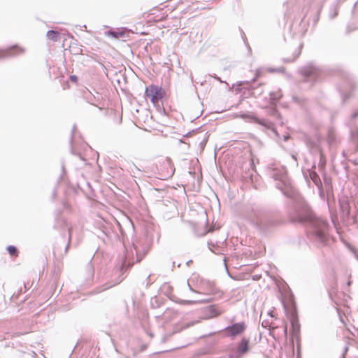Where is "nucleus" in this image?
I'll use <instances>...</instances> for the list:
<instances>
[{"label": "nucleus", "instance_id": "f257e3e1", "mask_svg": "<svg viewBox=\"0 0 358 358\" xmlns=\"http://www.w3.org/2000/svg\"><path fill=\"white\" fill-rule=\"evenodd\" d=\"M292 222H309V235L317 243L324 245L329 238V224L326 220L316 216L308 205L302 200H298L293 206Z\"/></svg>", "mask_w": 358, "mask_h": 358}, {"label": "nucleus", "instance_id": "f03ea898", "mask_svg": "<svg viewBox=\"0 0 358 358\" xmlns=\"http://www.w3.org/2000/svg\"><path fill=\"white\" fill-rule=\"evenodd\" d=\"M271 176L277 181L276 187L280 189L285 195L288 197L294 196V192L287 178V170L285 167L273 169Z\"/></svg>", "mask_w": 358, "mask_h": 358}, {"label": "nucleus", "instance_id": "7ed1b4c3", "mask_svg": "<svg viewBox=\"0 0 358 358\" xmlns=\"http://www.w3.org/2000/svg\"><path fill=\"white\" fill-rule=\"evenodd\" d=\"M251 223L262 231H266L277 224V221L271 215L262 212H254L250 217Z\"/></svg>", "mask_w": 358, "mask_h": 358}, {"label": "nucleus", "instance_id": "20e7f679", "mask_svg": "<svg viewBox=\"0 0 358 358\" xmlns=\"http://www.w3.org/2000/svg\"><path fill=\"white\" fill-rule=\"evenodd\" d=\"M246 329V324L243 322L234 323L224 329V334L227 336L234 339L237 336L241 335Z\"/></svg>", "mask_w": 358, "mask_h": 358}, {"label": "nucleus", "instance_id": "39448f33", "mask_svg": "<svg viewBox=\"0 0 358 358\" xmlns=\"http://www.w3.org/2000/svg\"><path fill=\"white\" fill-rule=\"evenodd\" d=\"M301 73L306 82H314L320 76V71L313 66H308L301 70Z\"/></svg>", "mask_w": 358, "mask_h": 358}, {"label": "nucleus", "instance_id": "423d86ee", "mask_svg": "<svg viewBox=\"0 0 358 358\" xmlns=\"http://www.w3.org/2000/svg\"><path fill=\"white\" fill-rule=\"evenodd\" d=\"M236 117H241L243 119L248 118L250 120V122L262 125L267 129H273L272 128L273 124H271V122L264 119H260L256 116L250 115L249 114H237L236 115Z\"/></svg>", "mask_w": 358, "mask_h": 358}, {"label": "nucleus", "instance_id": "0eeeda50", "mask_svg": "<svg viewBox=\"0 0 358 358\" xmlns=\"http://www.w3.org/2000/svg\"><path fill=\"white\" fill-rule=\"evenodd\" d=\"M145 95L149 98L153 103H156L162 98L161 90L154 85L147 87L145 90Z\"/></svg>", "mask_w": 358, "mask_h": 358}, {"label": "nucleus", "instance_id": "6e6552de", "mask_svg": "<svg viewBox=\"0 0 358 358\" xmlns=\"http://www.w3.org/2000/svg\"><path fill=\"white\" fill-rule=\"evenodd\" d=\"M24 50L17 45L6 50H0V59L22 54Z\"/></svg>", "mask_w": 358, "mask_h": 358}, {"label": "nucleus", "instance_id": "1a4fd4ad", "mask_svg": "<svg viewBox=\"0 0 358 358\" xmlns=\"http://www.w3.org/2000/svg\"><path fill=\"white\" fill-rule=\"evenodd\" d=\"M249 339L243 338L241 342L238 344L237 351L234 354L235 358H241L243 355L245 354L249 350Z\"/></svg>", "mask_w": 358, "mask_h": 358}, {"label": "nucleus", "instance_id": "9d476101", "mask_svg": "<svg viewBox=\"0 0 358 358\" xmlns=\"http://www.w3.org/2000/svg\"><path fill=\"white\" fill-rule=\"evenodd\" d=\"M133 247L136 255L137 261L139 262L148 251V247L147 245H143L142 241L141 240L137 241L135 243H133Z\"/></svg>", "mask_w": 358, "mask_h": 358}, {"label": "nucleus", "instance_id": "9b49d317", "mask_svg": "<svg viewBox=\"0 0 358 358\" xmlns=\"http://www.w3.org/2000/svg\"><path fill=\"white\" fill-rule=\"evenodd\" d=\"M339 206L343 218H347L350 214V206L347 197H342L339 199Z\"/></svg>", "mask_w": 358, "mask_h": 358}, {"label": "nucleus", "instance_id": "f8f14e48", "mask_svg": "<svg viewBox=\"0 0 358 358\" xmlns=\"http://www.w3.org/2000/svg\"><path fill=\"white\" fill-rule=\"evenodd\" d=\"M222 310L216 308L215 306H210L206 309V316L204 319H209L217 317L222 313Z\"/></svg>", "mask_w": 358, "mask_h": 358}, {"label": "nucleus", "instance_id": "ddd939ff", "mask_svg": "<svg viewBox=\"0 0 358 358\" xmlns=\"http://www.w3.org/2000/svg\"><path fill=\"white\" fill-rule=\"evenodd\" d=\"M129 171L133 174L134 176H136V175L139 174L141 171V169L136 166V165L134 163H129L128 166Z\"/></svg>", "mask_w": 358, "mask_h": 358}, {"label": "nucleus", "instance_id": "4468645a", "mask_svg": "<svg viewBox=\"0 0 358 358\" xmlns=\"http://www.w3.org/2000/svg\"><path fill=\"white\" fill-rule=\"evenodd\" d=\"M48 39L52 41H59V34L57 31H55L54 30H50L47 32L46 34Z\"/></svg>", "mask_w": 358, "mask_h": 358}, {"label": "nucleus", "instance_id": "2eb2a0df", "mask_svg": "<svg viewBox=\"0 0 358 358\" xmlns=\"http://www.w3.org/2000/svg\"><path fill=\"white\" fill-rule=\"evenodd\" d=\"M352 139L357 143V152H358V129H356L355 131H352L351 133ZM353 163L355 164H358V158L353 160Z\"/></svg>", "mask_w": 358, "mask_h": 358}, {"label": "nucleus", "instance_id": "dca6fc26", "mask_svg": "<svg viewBox=\"0 0 358 358\" xmlns=\"http://www.w3.org/2000/svg\"><path fill=\"white\" fill-rule=\"evenodd\" d=\"M282 94L280 90H278L277 91L271 92L270 93V99L273 101H278L282 97Z\"/></svg>", "mask_w": 358, "mask_h": 358}, {"label": "nucleus", "instance_id": "f3484780", "mask_svg": "<svg viewBox=\"0 0 358 358\" xmlns=\"http://www.w3.org/2000/svg\"><path fill=\"white\" fill-rule=\"evenodd\" d=\"M310 176L311 180L313 181V182L317 186H319V185L321 184L320 179L318 175L315 172H311L310 173Z\"/></svg>", "mask_w": 358, "mask_h": 358}, {"label": "nucleus", "instance_id": "a211bd4d", "mask_svg": "<svg viewBox=\"0 0 358 358\" xmlns=\"http://www.w3.org/2000/svg\"><path fill=\"white\" fill-rule=\"evenodd\" d=\"M7 250L10 255L17 256V250L16 247H15L13 245H9L7 248Z\"/></svg>", "mask_w": 358, "mask_h": 358}, {"label": "nucleus", "instance_id": "6ab92c4d", "mask_svg": "<svg viewBox=\"0 0 358 358\" xmlns=\"http://www.w3.org/2000/svg\"><path fill=\"white\" fill-rule=\"evenodd\" d=\"M210 299H201V300H194V301H182V303L192 304L199 302L209 301Z\"/></svg>", "mask_w": 358, "mask_h": 358}, {"label": "nucleus", "instance_id": "aec40b11", "mask_svg": "<svg viewBox=\"0 0 358 358\" xmlns=\"http://www.w3.org/2000/svg\"><path fill=\"white\" fill-rule=\"evenodd\" d=\"M268 72L273 73V72H283L285 71V68L280 67L277 69L273 68H269L267 69Z\"/></svg>", "mask_w": 358, "mask_h": 358}, {"label": "nucleus", "instance_id": "412c9836", "mask_svg": "<svg viewBox=\"0 0 358 358\" xmlns=\"http://www.w3.org/2000/svg\"><path fill=\"white\" fill-rule=\"evenodd\" d=\"M123 280L122 278H118L114 282H112V283H110L107 287L106 289H108V288H110V287H112L117 284H119L120 282H122V280Z\"/></svg>", "mask_w": 358, "mask_h": 358}, {"label": "nucleus", "instance_id": "4be33fe9", "mask_svg": "<svg viewBox=\"0 0 358 358\" xmlns=\"http://www.w3.org/2000/svg\"><path fill=\"white\" fill-rule=\"evenodd\" d=\"M261 73H262V71H261L260 69H257V70L256 71L255 77L252 79V82L256 81V80L257 79V78H258L259 76H260Z\"/></svg>", "mask_w": 358, "mask_h": 358}, {"label": "nucleus", "instance_id": "5701e85b", "mask_svg": "<svg viewBox=\"0 0 358 358\" xmlns=\"http://www.w3.org/2000/svg\"><path fill=\"white\" fill-rule=\"evenodd\" d=\"M198 322H199V320H194V321H192L191 322H189V323H187L185 324V327H192L196 324H197Z\"/></svg>", "mask_w": 358, "mask_h": 358}, {"label": "nucleus", "instance_id": "b1692460", "mask_svg": "<svg viewBox=\"0 0 358 358\" xmlns=\"http://www.w3.org/2000/svg\"><path fill=\"white\" fill-rule=\"evenodd\" d=\"M108 34L113 36L114 38H117L118 36H119V34L116 31H110L108 32Z\"/></svg>", "mask_w": 358, "mask_h": 358}, {"label": "nucleus", "instance_id": "393cba45", "mask_svg": "<svg viewBox=\"0 0 358 358\" xmlns=\"http://www.w3.org/2000/svg\"><path fill=\"white\" fill-rule=\"evenodd\" d=\"M270 114L271 115H278V111L275 108H272L271 110Z\"/></svg>", "mask_w": 358, "mask_h": 358}, {"label": "nucleus", "instance_id": "a878e982", "mask_svg": "<svg viewBox=\"0 0 358 358\" xmlns=\"http://www.w3.org/2000/svg\"><path fill=\"white\" fill-rule=\"evenodd\" d=\"M70 79L71 80L73 81V82H76L77 81V76H75V75H72L70 76Z\"/></svg>", "mask_w": 358, "mask_h": 358}, {"label": "nucleus", "instance_id": "bb28decb", "mask_svg": "<svg viewBox=\"0 0 358 358\" xmlns=\"http://www.w3.org/2000/svg\"><path fill=\"white\" fill-rule=\"evenodd\" d=\"M358 117V110L352 115V118L355 119Z\"/></svg>", "mask_w": 358, "mask_h": 358}, {"label": "nucleus", "instance_id": "cd10ccee", "mask_svg": "<svg viewBox=\"0 0 358 358\" xmlns=\"http://www.w3.org/2000/svg\"><path fill=\"white\" fill-rule=\"evenodd\" d=\"M320 164H322V165H324V161H323V155L321 152H320Z\"/></svg>", "mask_w": 358, "mask_h": 358}, {"label": "nucleus", "instance_id": "c85d7f7f", "mask_svg": "<svg viewBox=\"0 0 358 358\" xmlns=\"http://www.w3.org/2000/svg\"><path fill=\"white\" fill-rule=\"evenodd\" d=\"M291 157H292V159L294 160V164H295L296 165H297V162H296V156H295L294 155H291Z\"/></svg>", "mask_w": 358, "mask_h": 358}, {"label": "nucleus", "instance_id": "c756f323", "mask_svg": "<svg viewBox=\"0 0 358 358\" xmlns=\"http://www.w3.org/2000/svg\"><path fill=\"white\" fill-rule=\"evenodd\" d=\"M297 57H298V55H296L293 59H287V62H293L294 60H295V59H296V58Z\"/></svg>", "mask_w": 358, "mask_h": 358}, {"label": "nucleus", "instance_id": "7c9ffc66", "mask_svg": "<svg viewBox=\"0 0 358 358\" xmlns=\"http://www.w3.org/2000/svg\"><path fill=\"white\" fill-rule=\"evenodd\" d=\"M208 247L210 250H213V248L214 247V244L208 243Z\"/></svg>", "mask_w": 358, "mask_h": 358}, {"label": "nucleus", "instance_id": "2f4dec72", "mask_svg": "<svg viewBox=\"0 0 358 358\" xmlns=\"http://www.w3.org/2000/svg\"><path fill=\"white\" fill-rule=\"evenodd\" d=\"M208 247L210 250H213V248L214 247V244L208 243Z\"/></svg>", "mask_w": 358, "mask_h": 358}, {"label": "nucleus", "instance_id": "473e14b6", "mask_svg": "<svg viewBox=\"0 0 358 358\" xmlns=\"http://www.w3.org/2000/svg\"><path fill=\"white\" fill-rule=\"evenodd\" d=\"M296 326H297L296 322H295L294 321H293V322H292V327H293V328H294V329H295V328L296 327Z\"/></svg>", "mask_w": 358, "mask_h": 358}, {"label": "nucleus", "instance_id": "72a5a7b5", "mask_svg": "<svg viewBox=\"0 0 358 358\" xmlns=\"http://www.w3.org/2000/svg\"><path fill=\"white\" fill-rule=\"evenodd\" d=\"M215 78L219 80L220 83H222V80L219 77L215 76Z\"/></svg>", "mask_w": 358, "mask_h": 358}, {"label": "nucleus", "instance_id": "f704fd0d", "mask_svg": "<svg viewBox=\"0 0 358 358\" xmlns=\"http://www.w3.org/2000/svg\"><path fill=\"white\" fill-rule=\"evenodd\" d=\"M187 285H188L189 288H190V290H192V292H194V290H193L192 288H191L189 283H187Z\"/></svg>", "mask_w": 358, "mask_h": 358}, {"label": "nucleus", "instance_id": "c9c22d12", "mask_svg": "<svg viewBox=\"0 0 358 358\" xmlns=\"http://www.w3.org/2000/svg\"><path fill=\"white\" fill-rule=\"evenodd\" d=\"M187 285H188L189 288H190V290H192V292H194V290H193L192 288H191L189 283H187Z\"/></svg>", "mask_w": 358, "mask_h": 358}, {"label": "nucleus", "instance_id": "e433bc0d", "mask_svg": "<svg viewBox=\"0 0 358 358\" xmlns=\"http://www.w3.org/2000/svg\"><path fill=\"white\" fill-rule=\"evenodd\" d=\"M187 285H188L189 288H190V290H192V292H194V290H193L192 288H191L189 283H187Z\"/></svg>", "mask_w": 358, "mask_h": 358}, {"label": "nucleus", "instance_id": "4c0bfd02", "mask_svg": "<svg viewBox=\"0 0 358 358\" xmlns=\"http://www.w3.org/2000/svg\"><path fill=\"white\" fill-rule=\"evenodd\" d=\"M187 285H188L189 288H190V290H192V292H194V290H193L192 288H191L189 283H187Z\"/></svg>", "mask_w": 358, "mask_h": 358}, {"label": "nucleus", "instance_id": "58836bf2", "mask_svg": "<svg viewBox=\"0 0 358 358\" xmlns=\"http://www.w3.org/2000/svg\"><path fill=\"white\" fill-rule=\"evenodd\" d=\"M126 262H123L122 268L123 267L124 264H125Z\"/></svg>", "mask_w": 358, "mask_h": 358}]
</instances>
